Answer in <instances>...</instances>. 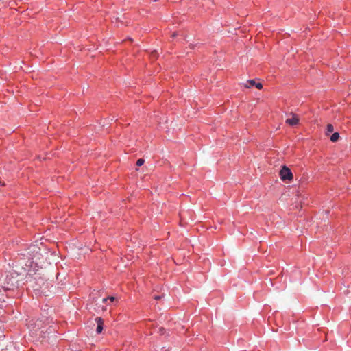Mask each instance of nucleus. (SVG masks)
<instances>
[{"label":"nucleus","instance_id":"nucleus-1","mask_svg":"<svg viewBox=\"0 0 351 351\" xmlns=\"http://www.w3.org/2000/svg\"><path fill=\"white\" fill-rule=\"evenodd\" d=\"M27 256L29 261L25 264L26 267H24V269L29 271L30 269L32 268L33 270H35L38 265L41 263L40 259L43 256L40 249L36 245H32L29 248Z\"/></svg>","mask_w":351,"mask_h":351},{"label":"nucleus","instance_id":"nucleus-2","mask_svg":"<svg viewBox=\"0 0 351 351\" xmlns=\"http://www.w3.org/2000/svg\"><path fill=\"white\" fill-rule=\"evenodd\" d=\"M14 271H10L2 276L0 278V286L4 290H9L14 287L17 282Z\"/></svg>","mask_w":351,"mask_h":351},{"label":"nucleus","instance_id":"nucleus-3","mask_svg":"<svg viewBox=\"0 0 351 351\" xmlns=\"http://www.w3.org/2000/svg\"><path fill=\"white\" fill-rule=\"evenodd\" d=\"M280 177L282 181H291L293 178V175L289 168L283 166L280 171Z\"/></svg>","mask_w":351,"mask_h":351},{"label":"nucleus","instance_id":"nucleus-4","mask_svg":"<svg viewBox=\"0 0 351 351\" xmlns=\"http://www.w3.org/2000/svg\"><path fill=\"white\" fill-rule=\"evenodd\" d=\"M291 118H287L285 121V123L291 126H294L298 124L299 123V117L297 114L291 113Z\"/></svg>","mask_w":351,"mask_h":351},{"label":"nucleus","instance_id":"nucleus-5","mask_svg":"<svg viewBox=\"0 0 351 351\" xmlns=\"http://www.w3.org/2000/svg\"><path fill=\"white\" fill-rule=\"evenodd\" d=\"M244 86L247 88H252L253 86H256L258 89H262L263 85L261 83H256L254 80H247Z\"/></svg>","mask_w":351,"mask_h":351},{"label":"nucleus","instance_id":"nucleus-6","mask_svg":"<svg viewBox=\"0 0 351 351\" xmlns=\"http://www.w3.org/2000/svg\"><path fill=\"white\" fill-rule=\"evenodd\" d=\"M95 322L97 324L96 331L97 333H101L103 330L104 320L101 317H97Z\"/></svg>","mask_w":351,"mask_h":351},{"label":"nucleus","instance_id":"nucleus-7","mask_svg":"<svg viewBox=\"0 0 351 351\" xmlns=\"http://www.w3.org/2000/svg\"><path fill=\"white\" fill-rule=\"evenodd\" d=\"M339 138V134L338 132L333 133L330 136V141L332 142H337Z\"/></svg>","mask_w":351,"mask_h":351},{"label":"nucleus","instance_id":"nucleus-8","mask_svg":"<svg viewBox=\"0 0 351 351\" xmlns=\"http://www.w3.org/2000/svg\"><path fill=\"white\" fill-rule=\"evenodd\" d=\"M334 130L333 125L332 124H328L326 126V134L328 135L330 133L332 132Z\"/></svg>","mask_w":351,"mask_h":351},{"label":"nucleus","instance_id":"nucleus-9","mask_svg":"<svg viewBox=\"0 0 351 351\" xmlns=\"http://www.w3.org/2000/svg\"><path fill=\"white\" fill-rule=\"evenodd\" d=\"M115 298L113 297V296H110V297H108V298H104L103 299V302H106L108 300H110V302H113L114 301H115Z\"/></svg>","mask_w":351,"mask_h":351},{"label":"nucleus","instance_id":"nucleus-10","mask_svg":"<svg viewBox=\"0 0 351 351\" xmlns=\"http://www.w3.org/2000/svg\"><path fill=\"white\" fill-rule=\"evenodd\" d=\"M144 162H145L144 159L140 158L136 161V164L137 166L141 167L144 164Z\"/></svg>","mask_w":351,"mask_h":351},{"label":"nucleus","instance_id":"nucleus-11","mask_svg":"<svg viewBox=\"0 0 351 351\" xmlns=\"http://www.w3.org/2000/svg\"><path fill=\"white\" fill-rule=\"evenodd\" d=\"M162 297H163V295H156V296H155V297H154V299H155V300H160V299H161Z\"/></svg>","mask_w":351,"mask_h":351},{"label":"nucleus","instance_id":"nucleus-12","mask_svg":"<svg viewBox=\"0 0 351 351\" xmlns=\"http://www.w3.org/2000/svg\"><path fill=\"white\" fill-rule=\"evenodd\" d=\"M177 36V33L176 32H173V34H172V37H176Z\"/></svg>","mask_w":351,"mask_h":351},{"label":"nucleus","instance_id":"nucleus-13","mask_svg":"<svg viewBox=\"0 0 351 351\" xmlns=\"http://www.w3.org/2000/svg\"><path fill=\"white\" fill-rule=\"evenodd\" d=\"M5 184L0 180V185L3 186Z\"/></svg>","mask_w":351,"mask_h":351},{"label":"nucleus","instance_id":"nucleus-14","mask_svg":"<svg viewBox=\"0 0 351 351\" xmlns=\"http://www.w3.org/2000/svg\"><path fill=\"white\" fill-rule=\"evenodd\" d=\"M155 54H156V51H154V52H153V55H154V56H155Z\"/></svg>","mask_w":351,"mask_h":351},{"label":"nucleus","instance_id":"nucleus-15","mask_svg":"<svg viewBox=\"0 0 351 351\" xmlns=\"http://www.w3.org/2000/svg\"><path fill=\"white\" fill-rule=\"evenodd\" d=\"M155 1H156L157 0H154Z\"/></svg>","mask_w":351,"mask_h":351}]
</instances>
